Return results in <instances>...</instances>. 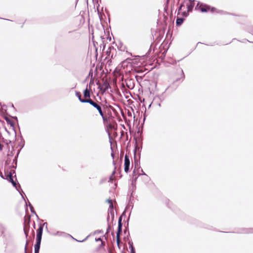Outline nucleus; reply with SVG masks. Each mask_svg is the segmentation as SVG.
<instances>
[{"mask_svg": "<svg viewBox=\"0 0 253 253\" xmlns=\"http://www.w3.org/2000/svg\"><path fill=\"white\" fill-rule=\"evenodd\" d=\"M196 8L200 10L202 12H207L210 11L211 13H213L216 10V8L214 7H211L208 4L200 3L199 2L197 3Z\"/></svg>", "mask_w": 253, "mask_h": 253, "instance_id": "f257e3e1", "label": "nucleus"}, {"mask_svg": "<svg viewBox=\"0 0 253 253\" xmlns=\"http://www.w3.org/2000/svg\"><path fill=\"white\" fill-rule=\"evenodd\" d=\"M135 143L134 145V149L133 150L134 155H136V153H138L139 158H140V152L142 148V138L140 136L138 138L139 142H137V139L134 138Z\"/></svg>", "mask_w": 253, "mask_h": 253, "instance_id": "f03ea898", "label": "nucleus"}, {"mask_svg": "<svg viewBox=\"0 0 253 253\" xmlns=\"http://www.w3.org/2000/svg\"><path fill=\"white\" fill-rule=\"evenodd\" d=\"M124 161V170L126 173H128L129 171L130 160L129 156L127 154L125 156Z\"/></svg>", "mask_w": 253, "mask_h": 253, "instance_id": "7ed1b4c3", "label": "nucleus"}, {"mask_svg": "<svg viewBox=\"0 0 253 253\" xmlns=\"http://www.w3.org/2000/svg\"><path fill=\"white\" fill-rule=\"evenodd\" d=\"M110 88V85L106 81L104 82L103 84L101 85H99L98 87L99 89H100V90H103L104 92L106 91L107 90H108L109 88Z\"/></svg>", "mask_w": 253, "mask_h": 253, "instance_id": "20e7f679", "label": "nucleus"}, {"mask_svg": "<svg viewBox=\"0 0 253 253\" xmlns=\"http://www.w3.org/2000/svg\"><path fill=\"white\" fill-rule=\"evenodd\" d=\"M12 186L16 188V189L19 192L20 194L21 195L23 199H24L23 194H24V192L21 189V186L19 184L17 185V183L13 180V181L10 182Z\"/></svg>", "mask_w": 253, "mask_h": 253, "instance_id": "39448f33", "label": "nucleus"}, {"mask_svg": "<svg viewBox=\"0 0 253 253\" xmlns=\"http://www.w3.org/2000/svg\"><path fill=\"white\" fill-rule=\"evenodd\" d=\"M3 118L5 120V121L6 122L7 124L8 125H9L10 126L12 127V129L14 130L15 133L16 134V130H15L14 122L11 119H10L9 118H8V117H7L6 116H4Z\"/></svg>", "mask_w": 253, "mask_h": 253, "instance_id": "423d86ee", "label": "nucleus"}, {"mask_svg": "<svg viewBox=\"0 0 253 253\" xmlns=\"http://www.w3.org/2000/svg\"><path fill=\"white\" fill-rule=\"evenodd\" d=\"M24 222H25V226H27L28 229L27 230L26 229L25 227L24 228V234L26 236V237L27 238V236L28 235V232L29 230V226H30V216L29 217L28 220H27L26 217H24Z\"/></svg>", "mask_w": 253, "mask_h": 253, "instance_id": "0eeeda50", "label": "nucleus"}, {"mask_svg": "<svg viewBox=\"0 0 253 253\" xmlns=\"http://www.w3.org/2000/svg\"><path fill=\"white\" fill-rule=\"evenodd\" d=\"M236 233L238 234H249L253 233V228H241Z\"/></svg>", "mask_w": 253, "mask_h": 253, "instance_id": "6e6552de", "label": "nucleus"}, {"mask_svg": "<svg viewBox=\"0 0 253 253\" xmlns=\"http://www.w3.org/2000/svg\"><path fill=\"white\" fill-rule=\"evenodd\" d=\"M15 173L14 170H10L8 174L5 177V179H6L9 182H11L13 180V174Z\"/></svg>", "mask_w": 253, "mask_h": 253, "instance_id": "1a4fd4ad", "label": "nucleus"}, {"mask_svg": "<svg viewBox=\"0 0 253 253\" xmlns=\"http://www.w3.org/2000/svg\"><path fill=\"white\" fill-rule=\"evenodd\" d=\"M134 164L135 165L134 169L133 171V173L134 174L136 172V169L138 167V169L140 168V158H139L138 160L137 159L136 155H134Z\"/></svg>", "mask_w": 253, "mask_h": 253, "instance_id": "9d476101", "label": "nucleus"}, {"mask_svg": "<svg viewBox=\"0 0 253 253\" xmlns=\"http://www.w3.org/2000/svg\"><path fill=\"white\" fill-rule=\"evenodd\" d=\"M189 2L187 4V10L189 11H191L192 10L194 5L195 3L194 1H192V0H188Z\"/></svg>", "mask_w": 253, "mask_h": 253, "instance_id": "9b49d317", "label": "nucleus"}, {"mask_svg": "<svg viewBox=\"0 0 253 253\" xmlns=\"http://www.w3.org/2000/svg\"><path fill=\"white\" fill-rule=\"evenodd\" d=\"M132 81L133 80L132 79H125V83H122V86H124L125 84L128 88L129 89H132V87H131V84L132 83Z\"/></svg>", "mask_w": 253, "mask_h": 253, "instance_id": "f8f14e48", "label": "nucleus"}, {"mask_svg": "<svg viewBox=\"0 0 253 253\" xmlns=\"http://www.w3.org/2000/svg\"><path fill=\"white\" fill-rule=\"evenodd\" d=\"M130 215V213H129V217L126 221V224L125 225V229L124 231V232L125 234H126L127 233H128V235L127 236V238H128V236H129V235H130L129 232V229H128V221H129Z\"/></svg>", "mask_w": 253, "mask_h": 253, "instance_id": "ddd939ff", "label": "nucleus"}, {"mask_svg": "<svg viewBox=\"0 0 253 253\" xmlns=\"http://www.w3.org/2000/svg\"><path fill=\"white\" fill-rule=\"evenodd\" d=\"M88 85H86V88L84 90L83 94L85 98H86V99H88L90 97V92L89 89L87 88Z\"/></svg>", "mask_w": 253, "mask_h": 253, "instance_id": "4468645a", "label": "nucleus"}, {"mask_svg": "<svg viewBox=\"0 0 253 253\" xmlns=\"http://www.w3.org/2000/svg\"><path fill=\"white\" fill-rule=\"evenodd\" d=\"M110 215H111V218L113 220L114 219V217H115L114 211H113L112 210H108V216L107 218V222H108L109 221Z\"/></svg>", "mask_w": 253, "mask_h": 253, "instance_id": "2eb2a0df", "label": "nucleus"}, {"mask_svg": "<svg viewBox=\"0 0 253 253\" xmlns=\"http://www.w3.org/2000/svg\"><path fill=\"white\" fill-rule=\"evenodd\" d=\"M185 20V18L184 17H177L176 20V25L177 26H180L183 23Z\"/></svg>", "mask_w": 253, "mask_h": 253, "instance_id": "dca6fc26", "label": "nucleus"}, {"mask_svg": "<svg viewBox=\"0 0 253 253\" xmlns=\"http://www.w3.org/2000/svg\"><path fill=\"white\" fill-rule=\"evenodd\" d=\"M123 225H118V229L116 233V238H120L122 233Z\"/></svg>", "mask_w": 253, "mask_h": 253, "instance_id": "f3484780", "label": "nucleus"}, {"mask_svg": "<svg viewBox=\"0 0 253 253\" xmlns=\"http://www.w3.org/2000/svg\"><path fill=\"white\" fill-rule=\"evenodd\" d=\"M44 224L47 225V222H44L43 224H39V228L37 230V233H42L43 227L44 226Z\"/></svg>", "mask_w": 253, "mask_h": 253, "instance_id": "a211bd4d", "label": "nucleus"}, {"mask_svg": "<svg viewBox=\"0 0 253 253\" xmlns=\"http://www.w3.org/2000/svg\"><path fill=\"white\" fill-rule=\"evenodd\" d=\"M75 94H76V96L78 98L79 101L81 103H84L83 100H84L85 99H84V98H83L82 97V95H81V93L80 92H79V91H76V92H75Z\"/></svg>", "mask_w": 253, "mask_h": 253, "instance_id": "6ab92c4d", "label": "nucleus"}, {"mask_svg": "<svg viewBox=\"0 0 253 253\" xmlns=\"http://www.w3.org/2000/svg\"><path fill=\"white\" fill-rule=\"evenodd\" d=\"M20 152V150H18L16 156L14 157V158L13 160V164H14L15 165H17V159H18V157Z\"/></svg>", "mask_w": 253, "mask_h": 253, "instance_id": "aec40b11", "label": "nucleus"}, {"mask_svg": "<svg viewBox=\"0 0 253 253\" xmlns=\"http://www.w3.org/2000/svg\"><path fill=\"white\" fill-rule=\"evenodd\" d=\"M21 137V142H20L19 144V146L20 147V149L19 150H21L24 146V143H25V140L22 135H20Z\"/></svg>", "mask_w": 253, "mask_h": 253, "instance_id": "412c9836", "label": "nucleus"}, {"mask_svg": "<svg viewBox=\"0 0 253 253\" xmlns=\"http://www.w3.org/2000/svg\"><path fill=\"white\" fill-rule=\"evenodd\" d=\"M181 78L176 79L175 80V81H174L173 82V84H174L176 82L180 81L181 79L183 80L185 78V75H184V72H183V70L182 69L181 70Z\"/></svg>", "mask_w": 253, "mask_h": 253, "instance_id": "4be33fe9", "label": "nucleus"}, {"mask_svg": "<svg viewBox=\"0 0 253 253\" xmlns=\"http://www.w3.org/2000/svg\"><path fill=\"white\" fill-rule=\"evenodd\" d=\"M83 101L84 102V103H88L91 106L94 103V101H93L92 99H90V98L88 99H85V100H83Z\"/></svg>", "mask_w": 253, "mask_h": 253, "instance_id": "5701e85b", "label": "nucleus"}, {"mask_svg": "<svg viewBox=\"0 0 253 253\" xmlns=\"http://www.w3.org/2000/svg\"><path fill=\"white\" fill-rule=\"evenodd\" d=\"M95 109L98 111L99 114L100 115H103V114L104 113L102 110V108H101V106L100 105H98L96 108Z\"/></svg>", "mask_w": 253, "mask_h": 253, "instance_id": "b1692460", "label": "nucleus"}, {"mask_svg": "<svg viewBox=\"0 0 253 253\" xmlns=\"http://www.w3.org/2000/svg\"><path fill=\"white\" fill-rule=\"evenodd\" d=\"M30 209L31 212L32 213H34V214L36 215V217H37V219H38V220H40V218H39V216H38V215H37V214L36 213V211H35V210H34V209L33 206H30Z\"/></svg>", "mask_w": 253, "mask_h": 253, "instance_id": "393cba45", "label": "nucleus"}, {"mask_svg": "<svg viewBox=\"0 0 253 253\" xmlns=\"http://www.w3.org/2000/svg\"><path fill=\"white\" fill-rule=\"evenodd\" d=\"M68 235L71 236L74 240H76V241H77L78 242H84L87 239V238L90 236V234L88 235L86 238H85L84 239H83L82 240H78L73 238L71 235H70L69 234H68Z\"/></svg>", "mask_w": 253, "mask_h": 253, "instance_id": "a878e982", "label": "nucleus"}, {"mask_svg": "<svg viewBox=\"0 0 253 253\" xmlns=\"http://www.w3.org/2000/svg\"><path fill=\"white\" fill-rule=\"evenodd\" d=\"M184 6H185L184 2H183L180 3V4L178 7V13H177L178 14H179L180 13V12L182 10V7H184Z\"/></svg>", "mask_w": 253, "mask_h": 253, "instance_id": "bb28decb", "label": "nucleus"}, {"mask_svg": "<svg viewBox=\"0 0 253 253\" xmlns=\"http://www.w3.org/2000/svg\"><path fill=\"white\" fill-rule=\"evenodd\" d=\"M135 173H134V174L133 173V177H132V182H131V184L132 185L135 184L136 181L137 180V179L138 177L139 176L138 175L137 176L135 177Z\"/></svg>", "mask_w": 253, "mask_h": 253, "instance_id": "cd10ccee", "label": "nucleus"}, {"mask_svg": "<svg viewBox=\"0 0 253 253\" xmlns=\"http://www.w3.org/2000/svg\"><path fill=\"white\" fill-rule=\"evenodd\" d=\"M112 49H113V50H115V49L114 48V47L113 46H109V48H108V50H107V51H106V54H107L108 56H109V55H110V52H111V50H112Z\"/></svg>", "mask_w": 253, "mask_h": 253, "instance_id": "c85d7f7f", "label": "nucleus"}, {"mask_svg": "<svg viewBox=\"0 0 253 253\" xmlns=\"http://www.w3.org/2000/svg\"><path fill=\"white\" fill-rule=\"evenodd\" d=\"M65 234H66V233L65 232H61V231H57L55 233L53 234V235L60 236H63Z\"/></svg>", "mask_w": 253, "mask_h": 253, "instance_id": "c756f323", "label": "nucleus"}, {"mask_svg": "<svg viewBox=\"0 0 253 253\" xmlns=\"http://www.w3.org/2000/svg\"><path fill=\"white\" fill-rule=\"evenodd\" d=\"M100 116H101L104 123H107L108 122V118L104 115V113L103 114V115H101Z\"/></svg>", "mask_w": 253, "mask_h": 253, "instance_id": "7c9ffc66", "label": "nucleus"}, {"mask_svg": "<svg viewBox=\"0 0 253 253\" xmlns=\"http://www.w3.org/2000/svg\"><path fill=\"white\" fill-rule=\"evenodd\" d=\"M40 247H41V245L35 244V246H34V250H35V251H36V252H40Z\"/></svg>", "mask_w": 253, "mask_h": 253, "instance_id": "2f4dec72", "label": "nucleus"}, {"mask_svg": "<svg viewBox=\"0 0 253 253\" xmlns=\"http://www.w3.org/2000/svg\"><path fill=\"white\" fill-rule=\"evenodd\" d=\"M168 49H164V51L162 53L161 57L163 59L165 57V56L167 54Z\"/></svg>", "mask_w": 253, "mask_h": 253, "instance_id": "473e14b6", "label": "nucleus"}, {"mask_svg": "<svg viewBox=\"0 0 253 253\" xmlns=\"http://www.w3.org/2000/svg\"><path fill=\"white\" fill-rule=\"evenodd\" d=\"M141 172L142 173L141 174H139L138 176L140 175H145L147 178V180H149L150 179L148 176L143 171V169H141Z\"/></svg>", "mask_w": 253, "mask_h": 253, "instance_id": "72a5a7b5", "label": "nucleus"}, {"mask_svg": "<svg viewBox=\"0 0 253 253\" xmlns=\"http://www.w3.org/2000/svg\"><path fill=\"white\" fill-rule=\"evenodd\" d=\"M188 11H189L187 10V11H183L182 12V15L183 17H184V18L186 17H187L188 15V14H188Z\"/></svg>", "mask_w": 253, "mask_h": 253, "instance_id": "f704fd0d", "label": "nucleus"}, {"mask_svg": "<svg viewBox=\"0 0 253 253\" xmlns=\"http://www.w3.org/2000/svg\"><path fill=\"white\" fill-rule=\"evenodd\" d=\"M3 142L5 143L6 145H8L9 144L11 143V141L10 140H6L3 138Z\"/></svg>", "mask_w": 253, "mask_h": 253, "instance_id": "c9c22d12", "label": "nucleus"}, {"mask_svg": "<svg viewBox=\"0 0 253 253\" xmlns=\"http://www.w3.org/2000/svg\"><path fill=\"white\" fill-rule=\"evenodd\" d=\"M95 241L96 242L97 241H101V246H104L105 245V243L102 241V239L101 237H99L98 238L95 239Z\"/></svg>", "mask_w": 253, "mask_h": 253, "instance_id": "e433bc0d", "label": "nucleus"}, {"mask_svg": "<svg viewBox=\"0 0 253 253\" xmlns=\"http://www.w3.org/2000/svg\"><path fill=\"white\" fill-rule=\"evenodd\" d=\"M247 32L253 36V28H249L247 30Z\"/></svg>", "mask_w": 253, "mask_h": 253, "instance_id": "4c0bfd02", "label": "nucleus"}, {"mask_svg": "<svg viewBox=\"0 0 253 253\" xmlns=\"http://www.w3.org/2000/svg\"><path fill=\"white\" fill-rule=\"evenodd\" d=\"M11 162V159L10 158H8L5 162V166H8L10 164Z\"/></svg>", "mask_w": 253, "mask_h": 253, "instance_id": "58836bf2", "label": "nucleus"}, {"mask_svg": "<svg viewBox=\"0 0 253 253\" xmlns=\"http://www.w3.org/2000/svg\"><path fill=\"white\" fill-rule=\"evenodd\" d=\"M111 230V225L110 224H109V222H108V226H107V229H106V234H108L109 233L110 231Z\"/></svg>", "mask_w": 253, "mask_h": 253, "instance_id": "ea45409f", "label": "nucleus"}, {"mask_svg": "<svg viewBox=\"0 0 253 253\" xmlns=\"http://www.w3.org/2000/svg\"><path fill=\"white\" fill-rule=\"evenodd\" d=\"M100 38H101L102 40H103L104 39V38L103 36H101ZM102 43L100 45V47L101 48V45H102V47H103L102 50H104L105 48V45L104 44V41H102Z\"/></svg>", "mask_w": 253, "mask_h": 253, "instance_id": "a19ab883", "label": "nucleus"}, {"mask_svg": "<svg viewBox=\"0 0 253 253\" xmlns=\"http://www.w3.org/2000/svg\"><path fill=\"white\" fill-rule=\"evenodd\" d=\"M100 38H101L102 40H103L104 39V38L103 36H101ZM102 43L100 45V47L101 48V45H102V47H103L102 50H104L105 48V45L104 44V41H102Z\"/></svg>", "mask_w": 253, "mask_h": 253, "instance_id": "79ce46f5", "label": "nucleus"}, {"mask_svg": "<svg viewBox=\"0 0 253 253\" xmlns=\"http://www.w3.org/2000/svg\"><path fill=\"white\" fill-rule=\"evenodd\" d=\"M122 219H123V217L122 216H120L119 217L118 225H123Z\"/></svg>", "mask_w": 253, "mask_h": 253, "instance_id": "37998d69", "label": "nucleus"}, {"mask_svg": "<svg viewBox=\"0 0 253 253\" xmlns=\"http://www.w3.org/2000/svg\"><path fill=\"white\" fill-rule=\"evenodd\" d=\"M129 207V205H128L127 206H126V208H125V211L123 212V213H122L121 215L120 216H122L123 217V216H126V211L127 210V209Z\"/></svg>", "mask_w": 253, "mask_h": 253, "instance_id": "c03bdc74", "label": "nucleus"}, {"mask_svg": "<svg viewBox=\"0 0 253 253\" xmlns=\"http://www.w3.org/2000/svg\"><path fill=\"white\" fill-rule=\"evenodd\" d=\"M42 233H37L36 238L42 239Z\"/></svg>", "mask_w": 253, "mask_h": 253, "instance_id": "a18cd8bd", "label": "nucleus"}, {"mask_svg": "<svg viewBox=\"0 0 253 253\" xmlns=\"http://www.w3.org/2000/svg\"><path fill=\"white\" fill-rule=\"evenodd\" d=\"M106 181H107L106 178H103L100 180L99 184L101 185V184H103V183L105 182Z\"/></svg>", "mask_w": 253, "mask_h": 253, "instance_id": "49530a36", "label": "nucleus"}, {"mask_svg": "<svg viewBox=\"0 0 253 253\" xmlns=\"http://www.w3.org/2000/svg\"><path fill=\"white\" fill-rule=\"evenodd\" d=\"M117 244L119 249H120V244L121 243V242L120 241V238H117Z\"/></svg>", "mask_w": 253, "mask_h": 253, "instance_id": "de8ad7c7", "label": "nucleus"}, {"mask_svg": "<svg viewBox=\"0 0 253 253\" xmlns=\"http://www.w3.org/2000/svg\"><path fill=\"white\" fill-rule=\"evenodd\" d=\"M128 244L129 245V249L134 248L133 245V242L131 241H129L128 242Z\"/></svg>", "mask_w": 253, "mask_h": 253, "instance_id": "09e8293b", "label": "nucleus"}, {"mask_svg": "<svg viewBox=\"0 0 253 253\" xmlns=\"http://www.w3.org/2000/svg\"><path fill=\"white\" fill-rule=\"evenodd\" d=\"M103 231L102 230H95L93 233V234H98V233H103Z\"/></svg>", "mask_w": 253, "mask_h": 253, "instance_id": "8fccbe9b", "label": "nucleus"}, {"mask_svg": "<svg viewBox=\"0 0 253 253\" xmlns=\"http://www.w3.org/2000/svg\"><path fill=\"white\" fill-rule=\"evenodd\" d=\"M42 239L36 238V245H41Z\"/></svg>", "mask_w": 253, "mask_h": 253, "instance_id": "3c124183", "label": "nucleus"}, {"mask_svg": "<svg viewBox=\"0 0 253 253\" xmlns=\"http://www.w3.org/2000/svg\"><path fill=\"white\" fill-rule=\"evenodd\" d=\"M109 210H112L113 211H114L113 203H110Z\"/></svg>", "mask_w": 253, "mask_h": 253, "instance_id": "603ef678", "label": "nucleus"}, {"mask_svg": "<svg viewBox=\"0 0 253 253\" xmlns=\"http://www.w3.org/2000/svg\"><path fill=\"white\" fill-rule=\"evenodd\" d=\"M111 149L112 150V153L111 154V157L112 158V159L114 160V158H115V155L114 154V152H113V149H112V148L111 147Z\"/></svg>", "mask_w": 253, "mask_h": 253, "instance_id": "864d4df0", "label": "nucleus"}, {"mask_svg": "<svg viewBox=\"0 0 253 253\" xmlns=\"http://www.w3.org/2000/svg\"><path fill=\"white\" fill-rule=\"evenodd\" d=\"M99 104H98L97 102H94V104L92 105V106L95 108Z\"/></svg>", "mask_w": 253, "mask_h": 253, "instance_id": "5fc2aeb1", "label": "nucleus"}, {"mask_svg": "<svg viewBox=\"0 0 253 253\" xmlns=\"http://www.w3.org/2000/svg\"><path fill=\"white\" fill-rule=\"evenodd\" d=\"M130 253H135V251L134 248H130Z\"/></svg>", "mask_w": 253, "mask_h": 253, "instance_id": "6e6d98bb", "label": "nucleus"}, {"mask_svg": "<svg viewBox=\"0 0 253 253\" xmlns=\"http://www.w3.org/2000/svg\"><path fill=\"white\" fill-rule=\"evenodd\" d=\"M108 135H109V141H110V143L111 144L112 143V141H111L112 137L110 135V132L109 131H108Z\"/></svg>", "mask_w": 253, "mask_h": 253, "instance_id": "4d7b16f0", "label": "nucleus"}, {"mask_svg": "<svg viewBox=\"0 0 253 253\" xmlns=\"http://www.w3.org/2000/svg\"><path fill=\"white\" fill-rule=\"evenodd\" d=\"M113 180V176L112 175H111L109 177V179L108 181L111 182H112Z\"/></svg>", "mask_w": 253, "mask_h": 253, "instance_id": "13d9d810", "label": "nucleus"}, {"mask_svg": "<svg viewBox=\"0 0 253 253\" xmlns=\"http://www.w3.org/2000/svg\"><path fill=\"white\" fill-rule=\"evenodd\" d=\"M94 84V82L92 78H91L90 82H89V85L91 84Z\"/></svg>", "mask_w": 253, "mask_h": 253, "instance_id": "bf43d9fd", "label": "nucleus"}, {"mask_svg": "<svg viewBox=\"0 0 253 253\" xmlns=\"http://www.w3.org/2000/svg\"><path fill=\"white\" fill-rule=\"evenodd\" d=\"M169 89H171V87L170 86H168L166 89H165V91L164 93L166 92L167 90H168Z\"/></svg>", "mask_w": 253, "mask_h": 253, "instance_id": "052dcab7", "label": "nucleus"}, {"mask_svg": "<svg viewBox=\"0 0 253 253\" xmlns=\"http://www.w3.org/2000/svg\"><path fill=\"white\" fill-rule=\"evenodd\" d=\"M88 76V77L90 76H91V78H92L93 73H92L91 70L90 71Z\"/></svg>", "mask_w": 253, "mask_h": 253, "instance_id": "680f3d73", "label": "nucleus"}, {"mask_svg": "<svg viewBox=\"0 0 253 253\" xmlns=\"http://www.w3.org/2000/svg\"><path fill=\"white\" fill-rule=\"evenodd\" d=\"M106 202L110 204V203H112V200L110 199H108L106 200Z\"/></svg>", "mask_w": 253, "mask_h": 253, "instance_id": "e2e57ef3", "label": "nucleus"}, {"mask_svg": "<svg viewBox=\"0 0 253 253\" xmlns=\"http://www.w3.org/2000/svg\"><path fill=\"white\" fill-rule=\"evenodd\" d=\"M10 168H13L14 169H16V168H17V165H15V166L14 165H12V166H10Z\"/></svg>", "mask_w": 253, "mask_h": 253, "instance_id": "0e129e2a", "label": "nucleus"}, {"mask_svg": "<svg viewBox=\"0 0 253 253\" xmlns=\"http://www.w3.org/2000/svg\"><path fill=\"white\" fill-rule=\"evenodd\" d=\"M151 46H152V45L150 46V49H149L148 51V52H147V53H146V55H147V56L148 55V54H149L150 52H151Z\"/></svg>", "mask_w": 253, "mask_h": 253, "instance_id": "69168bd1", "label": "nucleus"}, {"mask_svg": "<svg viewBox=\"0 0 253 253\" xmlns=\"http://www.w3.org/2000/svg\"><path fill=\"white\" fill-rule=\"evenodd\" d=\"M123 154H124V152H121V161H122V160H123Z\"/></svg>", "mask_w": 253, "mask_h": 253, "instance_id": "338daca9", "label": "nucleus"}, {"mask_svg": "<svg viewBox=\"0 0 253 253\" xmlns=\"http://www.w3.org/2000/svg\"><path fill=\"white\" fill-rule=\"evenodd\" d=\"M10 156L11 157H12L13 156V151H11L10 154H7V156Z\"/></svg>", "mask_w": 253, "mask_h": 253, "instance_id": "774afa93", "label": "nucleus"}]
</instances>
